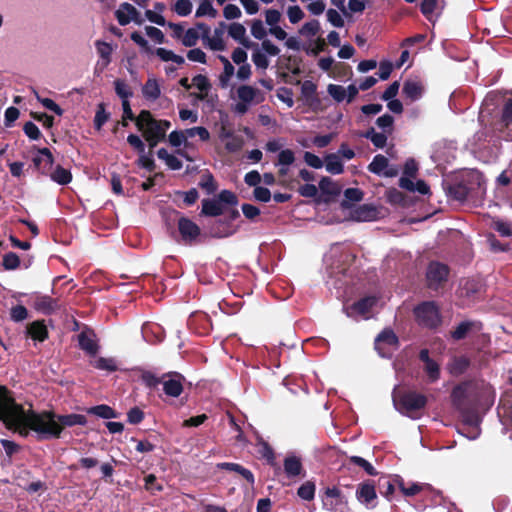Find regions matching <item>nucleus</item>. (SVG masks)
<instances>
[{"label":"nucleus","mask_w":512,"mask_h":512,"mask_svg":"<svg viewBox=\"0 0 512 512\" xmlns=\"http://www.w3.org/2000/svg\"><path fill=\"white\" fill-rule=\"evenodd\" d=\"M192 2L190 0H177L174 4L173 10L174 12L181 16H188L192 12Z\"/></svg>","instance_id":"43"},{"label":"nucleus","mask_w":512,"mask_h":512,"mask_svg":"<svg viewBox=\"0 0 512 512\" xmlns=\"http://www.w3.org/2000/svg\"><path fill=\"white\" fill-rule=\"evenodd\" d=\"M157 156L160 160L164 161L171 170H180L183 166L182 161L175 155L170 154L165 148H160L157 151Z\"/></svg>","instance_id":"30"},{"label":"nucleus","mask_w":512,"mask_h":512,"mask_svg":"<svg viewBox=\"0 0 512 512\" xmlns=\"http://www.w3.org/2000/svg\"><path fill=\"white\" fill-rule=\"evenodd\" d=\"M252 61L257 69L265 71L269 66L268 56L266 53L256 50L252 54Z\"/></svg>","instance_id":"49"},{"label":"nucleus","mask_w":512,"mask_h":512,"mask_svg":"<svg viewBox=\"0 0 512 512\" xmlns=\"http://www.w3.org/2000/svg\"><path fill=\"white\" fill-rule=\"evenodd\" d=\"M320 31V23L318 20L306 22L299 30V33L305 37L313 38Z\"/></svg>","instance_id":"38"},{"label":"nucleus","mask_w":512,"mask_h":512,"mask_svg":"<svg viewBox=\"0 0 512 512\" xmlns=\"http://www.w3.org/2000/svg\"><path fill=\"white\" fill-rule=\"evenodd\" d=\"M53 163L54 158L48 148L38 149L37 154L33 157L34 166L44 175H48Z\"/></svg>","instance_id":"16"},{"label":"nucleus","mask_w":512,"mask_h":512,"mask_svg":"<svg viewBox=\"0 0 512 512\" xmlns=\"http://www.w3.org/2000/svg\"><path fill=\"white\" fill-rule=\"evenodd\" d=\"M114 88L116 94L121 98L122 102L125 100L128 101L133 95L128 84L121 79H117L114 81Z\"/></svg>","instance_id":"37"},{"label":"nucleus","mask_w":512,"mask_h":512,"mask_svg":"<svg viewBox=\"0 0 512 512\" xmlns=\"http://www.w3.org/2000/svg\"><path fill=\"white\" fill-rule=\"evenodd\" d=\"M142 336L147 342H152V339L149 336V333L155 334L156 341H161L163 339V334L161 331V327L157 324H149L146 323L142 326Z\"/></svg>","instance_id":"35"},{"label":"nucleus","mask_w":512,"mask_h":512,"mask_svg":"<svg viewBox=\"0 0 512 512\" xmlns=\"http://www.w3.org/2000/svg\"><path fill=\"white\" fill-rule=\"evenodd\" d=\"M19 264H20L19 257L13 252L7 253L3 257V266L6 269H9V270L16 269L19 266Z\"/></svg>","instance_id":"63"},{"label":"nucleus","mask_w":512,"mask_h":512,"mask_svg":"<svg viewBox=\"0 0 512 512\" xmlns=\"http://www.w3.org/2000/svg\"><path fill=\"white\" fill-rule=\"evenodd\" d=\"M329 95L337 102H342L346 99V89L337 84H330L327 88Z\"/></svg>","instance_id":"50"},{"label":"nucleus","mask_w":512,"mask_h":512,"mask_svg":"<svg viewBox=\"0 0 512 512\" xmlns=\"http://www.w3.org/2000/svg\"><path fill=\"white\" fill-rule=\"evenodd\" d=\"M50 179L59 184V185H67L72 181V174L70 170L57 165L54 169L52 168L48 173Z\"/></svg>","instance_id":"26"},{"label":"nucleus","mask_w":512,"mask_h":512,"mask_svg":"<svg viewBox=\"0 0 512 512\" xmlns=\"http://www.w3.org/2000/svg\"><path fill=\"white\" fill-rule=\"evenodd\" d=\"M93 366L99 370L113 372L117 370L116 361L113 358L99 357L93 362Z\"/></svg>","instance_id":"40"},{"label":"nucleus","mask_w":512,"mask_h":512,"mask_svg":"<svg viewBox=\"0 0 512 512\" xmlns=\"http://www.w3.org/2000/svg\"><path fill=\"white\" fill-rule=\"evenodd\" d=\"M146 35L154 40L158 44H162L165 41V36L163 32L154 26H146L145 27Z\"/></svg>","instance_id":"59"},{"label":"nucleus","mask_w":512,"mask_h":512,"mask_svg":"<svg viewBox=\"0 0 512 512\" xmlns=\"http://www.w3.org/2000/svg\"><path fill=\"white\" fill-rule=\"evenodd\" d=\"M109 114L105 111V107L103 103L98 105L95 118H94V127L97 130H101L103 125L108 121Z\"/></svg>","instance_id":"46"},{"label":"nucleus","mask_w":512,"mask_h":512,"mask_svg":"<svg viewBox=\"0 0 512 512\" xmlns=\"http://www.w3.org/2000/svg\"><path fill=\"white\" fill-rule=\"evenodd\" d=\"M95 45L99 55L95 70L97 72H103L111 62L113 48L111 44L103 41H97Z\"/></svg>","instance_id":"18"},{"label":"nucleus","mask_w":512,"mask_h":512,"mask_svg":"<svg viewBox=\"0 0 512 512\" xmlns=\"http://www.w3.org/2000/svg\"><path fill=\"white\" fill-rule=\"evenodd\" d=\"M378 302L377 297L368 296L351 304L344 305L343 311L347 317L356 321L369 319L373 314V309Z\"/></svg>","instance_id":"4"},{"label":"nucleus","mask_w":512,"mask_h":512,"mask_svg":"<svg viewBox=\"0 0 512 512\" xmlns=\"http://www.w3.org/2000/svg\"><path fill=\"white\" fill-rule=\"evenodd\" d=\"M284 472L289 479L304 478L305 470L302 460L295 454H288L283 461Z\"/></svg>","instance_id":"12"},{"label":"nucleus","mask_w":512,"mask_h":512,"mask_svg":"<svg viewBox=\"0 0 512 512\" xmlns=\"http://www.w3.org/2000/svg\"><path fill=\"white\" fill-rule=\"evenodd\" d=\"M304 16V11L298 5L289 6L287 9V17L292 24L300 22Z\"/></svg>","instance_id":"52"},{"label":"nucleus","mask_w":512,"mask_h":512,"mask_svg":"<svg viewBox=\"0 0 512 512\" xmlns=\"http://www.w3.org/2000/svg\"><path fill=\"white\" fill-rule=\"evenodd\" d=\"M426 276L429 287L436 289L447 279L448 267L439 262H431L428 266Z\"/></svg>","instance_id":"11"},{"label":"nucleus","mask_w":512,"mask_h":512,"mask_svg":"<svg viewBox=\"0 0 512 512\" xmlns=\"http://www.w3.org/2000/svg\"><path fill=\"white\" fill-rule=\"evenodd\" d=\"M155 54L163 62L171 61V62L176 63L177 65H182L185 62V59L183 56L177 55L172 50H168L166 48H162V47L157 48L155 50Z\"/></svg>","instance_id":"32"},{"label":"nucleus","mask_w":512,"mask_h":512,"mask_svg":"<svg viewBox=\"0 0 512 512\" xmlns=\"http://www.w3.org/2000/svg\"><path fill=\"white\" fill-rule=\"evenodd\" d=\"M251 34L254 38L258 40L264 39L266 36V29L261 20H253L251 24Z\"/></svg>","instance_id":"58"},{"label":"nucleus","mask_w":512,"mask_h":512,"mask_svg":"<svg viewBox=\"0 0 512 512\" xmlns=\"http://www.w3.org/2000/svg\"><path fill=\"white\" fill-rule=\"evenodd\" d=\"M27 334L36 341L43 342L48 337V330L44 321H34L27 325Z\"/></svg>","instance_id":"23"},{"label":"nucleus","mask_w":512,"mask_h":512,"mask_svg":"<svg viewBox=\"0 0 512 512\" xmlns=\"http://www.w3.org/2000/svg\"><path fill=\"white\" fill-rule=\"evenodd\" d=\"M226 27L224 22H220L213 32L210 31L208 36H205L203 45L212 51H224L226 49L224 40Z\"/></svg>","instance_id":"8"},{"label":"nucleus","mask_w":512,"mask_h":512,"mask_svg":"<svg viewBox=\"0 0 512 512\" xmlns=\"http://www.w3.org/2000/svg\"><path fill=\"white\" fill-rule=\"evenodd\" d=\"M325 168L326 170L334 175L341 174L344 170V165L338 154H328L325 157Z\"/></svg>","instance_id":"29"},{"label":"nucleus","mask_w":512,"mask_h":512,"mask_svg":"<svg viewBox=\"0 0 512 512\" xmlns=\"http://www.w3.org/2000/svg\"><path fill=\"white\" fill-rule=\"evenodd\" d=\"M33 307L40 313L49 315L58 308L57 301L50 296L37 295L33 301Z\"/></svg>","instance_id":"19"},{"label":"nucleus","mask_w":512,"mask_h":512,"mask_svg":"<svg viewBox=\"0 0 512 512\" xmlns=\"http://www.w3.org/2000/svg\"><path fill=\"white\" fill-rule=\"evenodd\" d=\"M377 211L375 208L363 205L355 212V217L359 221H371L376 217Z\"/></svg>","instance_id":"39"},{"label":"nucleus","mask_w":512,"mask_h":512,"mask_svg":"<svg viewBox=\"0 0 512 512\" xmlns=\"http://www.w3.org/2000/svg\"><path fill=\"white\" fill-rule=\"evenodd\" d=\"M137 165L148 171H152L154 169V159L152 153L146 152V150H144L143 154H139Z\"/></svg>","instance_id":"51"},{"label":"nucleus","mask_w":512,"mask_h":512,"mask_svg":"<svg viewBox=\"0 0 512 512\" xmlns=\"http://www.w3.org/2000/svg\"><path fill=\"white\" fill-rule=\"evenodd\" d=\"M424 370L427 373L429 380L431 382H434L439 379V377H440L439 365L434 360L425 363Z\"/></svg>","instance_id":"55"},{"label":"nucleus","mask_w":512,"mask_h":512,"mask_svg":"<svg viewBox=\"0 0 512 512\" xmlns=\"http://www.w3.org/2000/svg\"><path fill=\"white\" fill-rule=\"evenodd\" d=\"M418 323L428 328H434L440 323V315L434 302H424L414 310Z\"/></svg>","instance_id":"5"},{"label":"nucleus","mask_w":512,"mask_h":512,"mask_svg":"<svg viewBox=\"0 0 512 512\" xmlns=\"http://www.w3.org/2000/svg\"><path fill=\"white\" fill-rule=\"evenodd\" d=\"M426 402V397L416 392H393V403L395 408L400 413L413 419L419 417V412L425 407Z\"/></svg>","instance_id":"3"},{"label":"nucleus","mask_w":512,"mask_h":512,"mask_svg":"<svg viewBox=\"0 0 512 512\" xmlns=\"http://www.w3.org/2000/svg\"><path fill=\"white\" fill-rule=\"evenodd\" d=\"M368 170L379 176L392 177L396 175V170L389 167L388 159L381 154H378L373 158L368 166Z\"/></svg>","instance_id":"14"},{"label":"nucleus","mask_w":512,"mask_h":512,"mask_svg":"<svg viewBox=\"0 0 512 512\" xmlns=\"http://www.w3.org/2000/svg\"><path fill=\"white\" fill-rule=\"evenodd\" d=\"M178 230L181 235V240L187 245H191L197 240L200 235L199 226L192 220L182 217L178 221Z\"/></svg>","instance_id":"10"},{"label":"nucleus","mask_w":512,"mask_h":512,"mask_svg":"<svg viewBox=\"0 0 512 512\" xmlns=\"http://www.w3.org/2000/svg\"><path fill=\"white\" fill-rule=\"evenodd\" d=\"M468 389L469 383H462L457 385L451 393L452 402L460 411H463L464 409L465 399L468 396Z\"/></svg>","instance_id":"25"},{"label":"nucleus","mask_w":512,"mask_h":512,"mask_svg":"<svg viewBox=\"0 0 512 512\" xmlns=\"http://www.w3.org/2000/svg\"><path fill=\"white\" fill-rule=\"evenodd\" d=\"M192 86L196 87L201 92H207L210 89V83L206 76L196 75L192 78Z\"/></svg>","instance_id":"60"},{"label":"nucleus","mask_w":512,"mask_h":512,"mask_svg":"<svg viewBox=\"0 0 512 512\" xmlns=\"http://www.w3.org/2000/svg\"><path fill=\"white\" fill-rule=\"evenodd\" d=\"M221 203L225 206L227 205H237L238 199L236 195L229 190H222L216 197Z\"/></svg>","instance_id":"61"},{"label":"nucleus","mask_w":512,"mask_h":512,"mask_svg":"<svg viewBox=\"0 0 512 512\" xmlns=\"http://www.w3.org/2000/svg\"><path fill=\"white\" fill-rule=\"evenodd\" d=\"M218 59L223 64V74L220 76V82L222 86H226L230 79L232 78V76L234 75L235 68L227 57L223 55H218Z\"/></svg>","instance_id":"33"},{"label":"nucleus","mask_w":512,"mask_h":512,"mask_svg":"<svg viewBox=\"0 0 512 512\" xmlns=\"http://www.w3.org/2000/svg\"><path fill=\"white\" fill-rule=\"evenodd\" d=\"M236 93L238 100L250 105L258 104L264 100L263 93L259 89L250 85L239 86Z\"/></svg>","instance_id":"15"},{"label":"nucleus","mask_w":512,"mask_h":512,"mask_svg":"<svg viewBox=\"0 0 512 512\" xmlns=\"http://www.w3.org/2000/svg\"><path fill=\"white\" fill-rule=\"evenodd\" d=\"M199 186L205 190L207 194H213L217 189L215 179L208 171L201 175Z\"/></svg>","instance_id":"36"},{"label":"nucleus","mask_w":512,"mask_h":512,"mask_svg":"<svg viewBox=\"0 0 512 512\" xmlns=\"http://www.w3.org/2000/svg\"><path fill=\"white\" fill-rule=\"evenodd\" d=\"M78 343L80 348L90 355H95L98 351L95 335L90 331H82L78 335Z\"/></svg>","instance_id":"22"},{"label":"nucleus","mask_w":512,"mask_h":512,"mask_svg":"<svg viewBox=\"0 0 512 512\" xmlns=\"http://www.w3.org/2000/svg\"><path fill=\"white\" fill-rule=\"evenodd\" d=\"M10 317L15 322H20L28 317V311L23 305H16L10 310Z\"/></svg>","instance_id":"56"},{"label":"nucleus","mask_w":512,"mask_h":512,"mask_svg":"<svg viewBox=\"0 0 512 512\" xmlns=\"http://www.w3.org/2000/svg\"><path fill=\"white\" fill-rule=\"evenodd\" d=\"M127 142L131 147H133L138 152V154H143L144 150H146L145 143L140 138V136L136 134H129L127 136Z\"/></svg>","instance_id":"57"},{"label":"nucleus","mask_w":512,"mask_h":512,"mask_svg":"<svg viewBox=\"0 0 512 512\" xmlns=\"http://www.w3.org/2000/svg\"><path fill=\"white\" fill-rule=\"evenodd\" d=\"M142 94L147 100L155 101L161 95V89L155 78H149L142 87Z\"/></svg>","instance_id":"28"},{"label":"nucleus","mask_w":512,"mask_h":512,"mask_svg":"<svg viewBox=\"0 0 512 512\" xmlns=\"http://www.w3.org/2000/svg\"><path fill=\"white\" fill-rule=\"evenodd\" d=\"M253 196L255 200L266 203L271 199V192L266 187L257 186L254 188Z\"/></svg>","instance_id":"62"},{"label":"nucleus","mask_w":512,"mask_h":512,"mask_svg":"<svg viewBox=\"0 0 512 512\" xmlns=\"http://www.w3.org/2000/svg\"><path fill=\"white\" fill-rule=\"evenodd\" d=\"M136 127L142 132L144 139L152 149L166 138L171 122L165 119H156L150 111L142 110L136 117Z\"/></svg>","instance_id":"2"},{"label":"nucleus","mask_w":512,"mask_h":512,"mask_svg":"<svg viewBox=\"0 0 512 512\" xmlns=\"http://www.w3.org/2000/svg\"><path fill=\"white\" fill-rule=\"evenodd\" d=\"M225 206L216 197L202 200L201 213L205 216L217 217L224 213Z\"/></svg>","instance_id":"20"},{"label":"nucleus","mask_w":512,"mask_h":512,"mask_svg":"<svg viewBox=\"0 0 512 512\" xmlns=\"http://www.w3.org/2000/svg\"><path fill=\"white\" fill-rule=\"evenodd\" d=\"M217 15L218 11L213 7L210 0H202L195 13V16L198 18L204 16L216 18Z\"/></svg>","instance_id":"34"},{"label":"nucleus","mask_w":512,"mask_h":512,"mask_svg":"<svg viewBox=\"0 0 512 512\" xmlns=\"http://www.w3.org/2000/svg\"><path fill=\"white\" fill-rule=\"evenodd\" d=\"M34 94H35V97L36 99L43 105V107H45L47 110L49 111H52L54 112L55 114L57 115H62L63 114V110L61 109V107L56 103L54 102L52 99L50 98H42L40 97V95L37 93V91L34 90Z\"/></svg>","instance_id":"45"},{"label":"nucleus","mask_w":512,"mask_h":512,"mask_svg":"<svg viewBox=\"0 0 512 512\" xmlns=\"http://www.w3.org/2000/svg\"><path fill=\"white\" fill-rule=\"evenodd\" d=\"M469 359L465 356H455L447 365V370L453 376H459L463 374L469 367Z\"/></svg>","instance_id":"27"},{"label":"nucleus","mask_w":512,"mask_h":512,"mask_svg":"<svg viewBox=\"0 0 512 512\" xmlns=\"http://www.w3.org/2000/svg\"><path fill=\"white\" fill-rule=\"evenodd\" d=\"M475 325V323L473 322H470V321H464V322H461L456 328L455 330L452 332V337L455 339V340H460V339H463L465 338V336L467 335V333L472 329V327Z\"/></svg>","instance_id":"47"},{"label":"nucleus","mask_w":512,"mask_h":512,"mask_svg":"<svg viewBox=\"0 0 512 512\" xmlns=\"http://www.w3.org/2000/svg\"><path fill=\"white\" fill-rule=\"evenodd\" d=\"M168 142L172 147L188 146L182 130H174L168 136Z\"/></svg>","instance_id":"48"},{"label":"nucleus","mask_w":512,"mask_h":512,"mask_svg":"<svg viewBox=\"0 0 512 512\" xmlns=\"http://www.w3.org/2000/svg\"><path fill=\"white\" fill-rule=\"evenodd\" d=\"M219 140L224 144V147L229 153H237L242 150L245 140L243 136L236 134L232 129L222 123L218 130Z\"/></svg>","instance_id":"7"},{"label":"nucleus","mask_w":512,"mask_h":512,"mask_svg":"<svg viewBox=\"0 0 512 512\" xmlns=\"http://www.w3.org/2000/svg\"><path fill=\"white\" fill-rule=\"evenodd\" d=\"M398 348V338L391 329H384L375 339V349L383 358L391 357Z\"/></svg>","instance_id":"6"},{"label":"nucleus","mask_w":512,"mask_h":512,"mask_svg":"<svg viewBox=\"0 0 512 512\" xmlns=\"http://www.w3.org/2000/svg\"><path fill=\"white\" fill-rule=\"evenodd\" d=\"M297 494L300 498L306 501H310L315 496V485L314 483L308 481L302 484L297 491Z\"/></svg>","instance_id":"42"},{"label":"nucleus","mask_w":512,"mask_h":512,"mask_svg":"<svg viewBox=\"0 0 512 512\" xmlns=\"http://www.w3.org/2000/svg\"><path fill=\"white\" fill-rule=\"evenodd\" d=\"M402 94L410 102H416L425 94V83L417 77L409 78L403 83Z\"/></svg>","instance_id":"9"},{"label":"nucleus","mask_w":512,"mask_h":512,"mask_svg":"<svg viewBox=\"0 0 512 512\" xmlns=\"http://www.w3.org/2000/svg\"><path fill=\"white\" fill-rule=\"evenodd\" d=\"M356 496L357 499L366 506L371 505L377 497L375 487L370 483H363L359 485L356 491Z\"/></svg>","instance_id":"24"},{"label":"nucleus","mask_w":512,"mask_h":512,"mask_svg":"<svg viewBox=\"0 0 512 512\" xmlns=\"http://www.w3.org/2000/svg\"><path fill=\"white\" fill-rule=\"evenodd\" d=\"M116 18L118 23L122 26H125L130 22H135L138 24L142 22L140 18V13L133 5L129 3H122L120 5L118 10L116 11Z\"/></svg>","instance_id":"13"},{"label":"nucleus","mask_w":512,"mask_h":512,"mask_svg":"<svg viewBox=\"0 0 512 512\" xmlns=\"http://www.w3.org/2000/svg\"><path fill=\"white\" fill-rule=\"evenodd\" d=\"M319 189L325 193V194H329V195H336L338 194V188L337 186L333 183V181L328 178V177H323L320 182H319Z\"/></svg>","instance_id":"54"},{"label":"nucleus","mask_w":512,"mask_h":512,"mask_svg":"<svg viewBox=\"0 0 512 512\" xmlns=\"http://www.w3.org/2000/svg\"><path fill=\"white\" fill-rule=\"evenodd\" d=\"M295 161V154L291 149L281 150L278 154V161L276 165L282 167H289Z\"/></svg>","instance_id":"44"},{"label":"nucleus","mask_w":512,"mask_h":512,"mask_svg":"<svg viewBox=\"0 0 512 512\" xmlns=\"http://www.w3.org/2000/svg\"><path fill=\"white\" fill-rule=\"evenodd\" d=\"M0 421L10 430L26 437L30 431L39 440L59 438L64 427L85 426L87 418L82 414L56 415L51 411L37 413L17 404L9 391L0 386Z\"/></svg>","instance_id":"1"},{"label":"nucleus","mask_w":512,"mask_h":512,"mask_svg":"<svg viewBox=\"0 0 512 512\" xmlns=\"http://www.w3.org/2000/svg\"><path fill=\"white\" fill-rule=\"evenodd\" d=\"M228 35L246 48L251 46V41L246 36V28L241 23H231L228 26Z\"/></svg>","instance_id":"21"},{"label":"nucleus","mask_w":512,"mask_h":512,"mask_svg":"<svg viewBox=\"0 0 512 512\" xmlns=\"http://www.w3.org/2000/svg\"><path fill=\"white\" fill-rule=\"evenodd\" d=\"M494 229L501 235L505 237L512 236V226L510 223L505 221H495Z\"/></svg>","instance_id":"64"},{"label":"nucleus","mask_w":512,"mask_h":512,"mask_svg":"<svg viewBox=\"0 0 512 512\" xmlns=\"http://www.w3.org/2000/svg\"><path fill=\"white\" fill-rule=\"evenodd\" d=\"M88 414L95 415L103 419L117 418L118 414L110 406L101 404L87 409Z\"/></svg>","instance_id":"31"},{"label":"nucleus","mask_w":512,"mask_h":512,"mask_svg":"<svg viewBox=\"0 0 512 512\" xmlns=\"http://www.w3.org/2000/svg\"><path fill=\"white\" fill-rule=\"evenodd\" d=\"M181 380L182 376L177 373L164 376L162 384L165 394L171 397H178L183 391Z\"/></svg>","instance_id":"17"},{"label":"nucleus","mask_w":512,"mask_h":512,"mask_svg":"<svg viewBox=\"0 0 512 512\" xmlns=\"http://www.w3.org/2000/svg\"><path fill=\"white\" fill-rule=\"evenodd\" d=\"M199 38H201V36L197 29L189 28L184 32L181 40L185 47H194L198 43Z\"/></svg>","instance_id":"41"},{"label":"nucleus","mask_w":512,"mask_h":512,"mask_svg":"<svg viewBox=\"0 0 512 512\" xmlns=\"http://www.w3.org/2000/svg\"><path fill=\"white\" fill-rule=\"evenodd\" d=\"M350 462L362 467L368 475L374 476L377 474L375 468L370 462L359 456L350 457Z\"/></svg>","instance_id":"53"}]
</instances>
